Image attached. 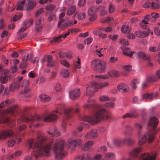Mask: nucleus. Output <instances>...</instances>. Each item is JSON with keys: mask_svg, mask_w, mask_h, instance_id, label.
<instances>
[{"mask_svg": "<svg viewBox=\"0 0 160 160\" xmlns=\"http://www.w3.org/2000/svg\"><path fill=\"white\" fill-rule=\"evenodd\" d=\"M91 65L94 70L100 72H104L106 69V63L101 59H95L91 62Z\"/></svg>", "mask_w": 160, "mask_h": 160, "instance_id": "nucleus-4", "label": "nucleus"}, {"mask_svg": "<svg viewBox=\"0 0 160 160\" xmlns=\"http://www.w3.org/2000/svg\"><path fill=\"white\" fill-rule=\"evenodd\" d=\"M97 150L98 152H104L107 151V148L106 146H102L98 148Z\"/></svg>", "mask_w": 160, "mask_h": 160, "instance_id": "nucleus-48", "label": "nucleus"}, {"mask_svg": "<svg viewBox=\"0 0 160 160\" xmlns=\"http://www.w3.org/2000/svg\"><path fill=\"white\" fill-rule=\"evenodd\" d=\"M83 121L88 122L89 123L91 124V121L92 120V117H89L88 116H85L82 118Z\"/></svg>", "mask_w": 160, "mask_h": 160, "instance_id": "nucleus-50", "label": "nucleus"}, {"mask_svg": "<svg viewBox=\"0 0 160 160\" xmlns=\"http://www.w3.org/2000/svg\"><path fill=\"white\" fill-rule=\"evenodd\" d=\"M93 39L91 38H88L85 39L84 42L85 44L88 45L92 41Z\"/></svg>", "mask_w": 160, "mask_h": 160, "instance_id": "nucleus-56", "label": "nucleus"}, {"mask_svg": "<svg viewBox=\"0 0 160 160\" xmlns=\"http://www.w3.org/2000/svg\"><path fill=\"white\" fill-rule=\"evenodd\" d=\"M156 80V78L154 76L150 75L147 76L146 81L148 82H154Z\"/></svg>", "mask_w": 160, "mask_h": 160, "instance_id": "nucleus-37", "label": "nucleus"}, {"mask_svg": "<svg viewBox=\"0 0 160 160\" xmlns=\"http://www.w3.org/2000/svg\"><path fill=\"white\" fill-rule=\"evenodd\" d=\"M80 92L79 89L71 90L69 93V96L71 99L74 100L77 98L80 95Z\"/></svg>", "mask_w": 160, "mask_h": 160, "instance_id": "nucleus-10", "label": "nucleus"}, {"mask_svg": "<svg viewBox=\"0 0 160 160\" xmlns=\"http://www.w3.org/2000/svg\"><path fill=\"white\" fill-rule=\"evenodd\" d=\"M28 3L25 9L27 11H29L32 9L36 6V2L33 0H27Z\"/></svg>", "mask_w": 160, "mask_h": 160, "instance_id": "nucleus-13", "label": "nucleus"}, {"mask_svg": "<svg viewBox=\"0 0 160 160\" xmlns=\"http://www.w3.org/2000/svg\"><path fill=\"white\" fill-rule=\"evenodd\" d=\"M62 64L65 67H69L70 65L68 62L65 60H63L61 61Z\"/></svg>", "mask_w": 160, "mask_h": 160, "instance_id": "nucleus-57", "label": "nucleus"}, {"mask_svg": "<svg viewBox=\"0 0 160 160\" xmlns=\"http://www.w3.org/2000/svg\"><path fill=\"white\" fill-rule=\"evenodd\" d=\"M152 2H146L145 3L143 6L144 8H151Z\"/></svg>", "mask_w": 160, "mask_h": 160, "instance_id": "nucleus-64", "label": "nucleus"}, {"mask_svg": "<svg viewBox=\"0 0 160 160\" xmlns=\"http://www.w3.org/2000/svg\"><path fill=\"white\" fill-rule=\"evenodd\" d=\"M141 158L143 160H150L149 155L148 153H143L141 155Z\"/></svg>", "mask_w": 160, "mask_h": 160, "instance_id": "nucleus-51", "label": "nucleus"}, {"mask_svg": "<svg viewBox=\"0 0 160 160\" xmlns=\"http://www.w3.org/2000/svg\"><path fill=\"white\" fill-rule=\"evenodd\" d=\"M67 23H65V20L64 19H62L59 22L58 27H60L61 30H64L68 27H69Z\"/></svg>", "mask_w": 160, "mask_h": 160, "instance_id": "nucleus-21", "label": "nucleus"}, {"mask_svg": "<svg viewBox=\"0 0 160 160\" xmlns=\"http://www.w3.org/2000/svg\"><path fill=\"white\" fill-rule=\"evenodd\" d=\"M76 11L75 6H72L68 10L67 14L68 15H71L74 13Z\"/></svg>", "mask_w": 160, "mask_h": 160, "instance_id": "nucleus-33", "label": "nucleus"}, {"mask_svg": "<svg viewBox=\"0 0 160 160\" xmlns=\"http://www.w3.org/2000/svg\"><path fill=\"white\" fill-rule=\"evenodd\" d=\"M50 58L49 55L45 56L43 60L42 61V63H46L47 66L49 68L50 67Z\"/></svg>", "mask_w": 160, "mask_h": 160, "instance_id": "nucleus-29", "label": "nucleus"}, {"mask_svg": "<svg viewBox=\"0 0 160 160\" xmlns=\"http://www.w3.org/2000/svg\"><path fill=\"white\" fill-rule=\"evenodd\" d=\"M8 78L7 76H0V82L1 83L4 84L7 82Z\"/></svg>", "mask_w": 160, "mask_h": 160, "instance_id": "nucleus-44", "label": "nucleus"}, {"mask_svg": "<svg viewBox=\"0 0 160 160\" xmlns=\"http://www.w3.org/2000/svg\"><path fill=\"white\" fill-rule=\"evenodd\" d=\"M121 48L122 50L123 53L126 56L129 57H132L133 54H135L138 57L144 60H148L150 61L149 57L147 56L146 54L142 52H139L137 53L134 52H130V49L127 47H124L123 46H121Z\"/></svg>", "mask_w": 160, "mask_h": 160, "instance_id": "nucleus-5", "label": "nucleus"}, {"mask_svg": "<svg viewBox=\"0 0 160 160\" xmlns=\"http://www.w3.org/2000/svg\"><path fill=\"white\" fill-rule=\"evenodd\" d=\"M86 16V13L84 12H79L77 15V18L79 20H82Z\"/></svg>", "mask_w": 160, "mask_h": 160, "instance_id": "nucleus-36", "label": "nucleus"}, {"mask_svg": "<svg viewBox=\"0 0 160 160\" xmlns=\"http://www.w3.org/2000/svg\"><path fill=\"white\" fill-rule=\"evenodd\" d=\"M108 10L110 13L114 12L115 10V6L112 4H110L108 8Z\"/></svg>", "mask_w": 160, "mask_h": 160, "instance_id": "nucleus-52", "label": "nucleus"}, {"mask_svg": "<svg viewBox=\"0 0 160 160\" xmlns=\"http://www.w3.org/2000/svg\"><path fill=\"white\" fill-rule=\"evenodd\" d=\"M154 96H155V95L153 93L151 94H146L142 96V98L143 99H151L153 98H154Z\"/></svg>", "mask_w": 160, "mask_h": 160, "instance_id": "nucleus-41", "label": "nucleus"}, {"mask_svg": "<svg viewBox=\"0 0 160 160\" xmlns=\"http://www.w3.org/2000/svg\"><path fill=\"white\" fill-rule=\"evenodd\" d=\"M106 110L101 108L97 111L92 116L91 124H95L100 122L102 120H106L109 118L108 115L106 114Z\"/></svg>", "mask_w": 160, "mask_h": 160, "instance_id": "nucleus-2", "label": "nucleus"}, {"mask_svg": "<svg viewBox=\"0 0 160 160\" xmlns=\"http://www.w3.org/2000/svg\"><path fill=\"white\" fill-rule=\"evenodd\" d=\"M98 11L100 12V14L102 16L105 15L106 14V12L105 10V8L104 6H99L98 7Z\"/></svg>", "mask_w": 160, "mask_h": 160, "instance_id": "nucleus-38", "label": "nucleus"}, {"mask_svg": "<svg viewBox=\"0 0 160 160\" xmlns=\"http://www.w3.org/2000/svg\"><path fill=\"white\" fill-rule=\"evenodd\" d=\"M122 142L128 146H131L134 145L135 141L130 138H126L122 140Z\"/></svg>", "mask_w": 160, "mask_h": 160, "instance_id": "nucleus-19", "label": "nucleus"}, {"mask_svg": "<svg viewBox=\"0 0 160 160\" xmlns=\"http://www.w3.org/2000/svg\"><path fill=\"white\" fill-rule=\"evenodd\" d=\"M118 89L121 92H127L129 90V88L126 84H120L117 87Z\"/></svg>", "mask_w": 160, "mask_h": 160, "instance_id": "nucleus-17", "label": "nucleus"}, {"mask_svg": "<svg viewBox=\"0 0 160 160\" xmlns=\"http://www.w3.org/2000/svg\"><path fill=\"white\" fill-rule=\"evenodd\" d=\"M85 4V0H79L78 5L79 7H83Z\"/></svg>", "mask_w": 160, "mask_h": 160, "instance_id": "nucleus-63", "label": "nucleus"}, {"mask_svg": "<svg viewBox=\"0 0 160 160\" xmlns=\"http://www.w3.org/2000/svg\"><path fill=\"white\" fill-rule=\"evenodd\" d=\"M142 150L141 147H138L133 149L129 152L130 155L134 157H138Z\"/></svg>", "mask_w": 160, "mask_h": 160, "instance_id": "nucleus-14", "label": "nucleus"}, {"mask_svg": "<svg viewBox=\"0 0 160 160\" xmlns=\"http://www.w3.org/2000/svg\"><path fill=\"white\" fill-rule=\"evenodd\" d=\"M82 142V140L81 139L75 140L71 142H70L68 145L70 147L71 146H72L74 147H75L76 145L80 144Z\"/></svg>", "mask_w": 160, "mask_h": 160, "instance_id": "nucleus-25", "label": "nucleus"}, {"mask_svg": "<svg viewBox=\"0 0 160 160\" xmlns=\"http://www.w3.org/2000/svg\"><path fill=\"white\" fill-rule=\"evenodd\" d=\"M93 85H95V88H96L99 89L107 87L108 85L109 84L107 82L97 83L95 82H93Z\"/></svg>", "mask_w": 160, "mask_h": 160, "instance_id": "nucleus-18", "label": "nucleus"}, {"mask_svg": "<svg viewBox=\"0 0 160 160\" xmlns=\"http://www.w3.org/2000/svg\"><path fill=\"white\" fill-rule=\"evenodd\" d=\"M131 28L128 26L125 25L122 26L121 28L122 32L124 33H128L130 32Z\"/></svg>", "mask_w": 160, "mask_h": 160, "instance_id": "nucleus-31", "label": "nucleus"}, {"mask_svg": "<svg viewBox=\"0 0 160 160\" xmlns=\"http://www.w3.org/2000/svg\"><path fill=\"white\" fill-rule=\"evenodd\" d=\"M114 140L115 146L116 147L119 146L122 143H123L122 142V140L121 141L118 139H114Z\"/></svg>", "mask_w": 160, "mask_h": 160, "instance_id": "nucleus-55", "label": "nucleus"}, {"mask_svg": "<svg viewBox=\"0 0 160 160\" xmlns=\"http://www.w3.org/2000/svg\"><path fill=\"white\" fill-rule=\"evenodd\" d=\"M155 34L158 36H160V29L158 27H156L154 29Z\"/></svg>", "mask_w": 160, "mask_h": 160, "instance_id": "nucleus-61", "label": "nucleus"}, {"mask_svg": "<svg viewBox=\"0 0 160 160\" xmlns=\"http://www.w3.org/2000/svg\"><path fill=\"white\" fill-rule=\"evenodd\" d=\"M99 100L101 102H105L109 100V98L107 96L103 95L99 97Z\"/></svg>", "mask_w": 160, "mask_h": 160, "instance_id": "nucleus-54", "label": "nucleus"}, {"mask_svg": "<svg viewBox=\"0 0 160 160\" xmlns=\"http://www.w3.org/2000/svg\"><path fill=\"white\" fill-rule=\"evenodd\" d=\"M115 157L114 153L111 152L107 153L105 155L104 158L106 160H111L115 158Z\"/></svg>", "mask_w": 160, "mask_h": 160, "instance_id": "nucleus-30", "label": "nucleus"}, {"mask_svg": "<svg viewBox=\"0 0 160 160\" xmlns=\"http://www.w3.org/2000/svg\"><path fill=\"white\" fill-rule=\"evenodd\" d=\"M134 126L135 128L138 130V134L140 135L141 133V130L142 128V125L139 123H136L134 124Z\"/></svg>", "mask_w": 160, "mask_h": 160, "instance_id": "nucleus-45", "label": "nucleus"}, {"mask_svg": "<svg viewBox=\"0 0 160 160\" xmlns=\"http://www.w3.org/2000/svg\"><path fill=\"white\" fill-rule=\"evenodd\" d=\"M29 82L28 80H23L22 87L23 88H26L29 86Z\"/></svg>", "mask_w": 160, "mask_h": 160, "instance_id": "nucleus-53", "label": "nucleus"}, {"mask_svg": "<svg viewBox=\"0 0 160 160\" xmlns=\"http://www.w3.org/2000/svg\"><path fill=\"white\" fill-rule=\"evenodd\" d=\"M61 75L64 78H68L70 76V73L68 70L63 69L61 72Z\"/></svg>", "mask_w": 160, "mask_h": 160, "instance_id": "nucleus-42", "label": "nucleus"}, {"mask_svg": "<svg viewBox=\"0 0 160 160\" xmlns=\"http://www.w3.org/2000/svg\"><path fill=\"white\" fill-rule=\"evenodd\" d=\"M148 50L151 52H158L160 51V47L159 46L151 47L149 48Z\"/></svg>", "mask_w": 160, "mask_h": 160, "instance_id": "nucleus-35", "label": "nucleus"}, {"mask_svg": "<svg viewBox=\"0 0 160 160\" xmlns=\"http://www.w3.org/2000/svg\"><path fill=\"white\" fill-rule=\"evenodd\" d=\"M150 33V30H148V32H146L140 31H137L135 32L136 36L141 38H144L148 36Z\"/></svg>", "mask_w": 160, "mask_h": 160, "instance_id": "nucleus-15", "label": "nucleus"}, {"mask_svg": "<svg viewBox=\"0 0 160 160\" xmlns=\"http://www.w3.org/2000/svg\"><path fill=\"white\" fill-rule=\"evenodd\" d=\"M44 11L43 8H41L38 9L36 12V16H38L41 14Z\"/></svg>", "mask_w": 160, "mask_h": 160, "instance_id": "nucleus-60", "label": "nucleus"}, {"mask_svg": "<svg viewBox=\"0 0 160 160\" xmlns=\"http://www.w3.org/2000/svg\"><path fill=\"white\" fill-rule=\"evenodd\" d=\"M51 134L53 136L57 137L60 135L61 133L60 132L56 129V128H54V130H52Z\"/></svg>", "mask_w": 160, "mask_h": 160, "instance_id": "nucleus-39", "label": "nucleus"}, {"mask_svg": "<svg viewBox=\"0 0 160 160\" xmlns=\"http://www.w3.org/2000/svg\"><path fill=\"white\" fill-rule=\"evenodd\" d=\"M98 11V7L96 6H92L89 8L88 11V14L89 17V20L93 21L97 18V12Z\"/></svg>", "mask_w": 160, "mask_h": 160, "instance_id": "nucleus-8", "label": "nucleus"}, {"mask_svg": "<svg viewBox=\"0 0 160 160\" xmlns=\"http://www.w3.org/2000/svg\"><path fill=\"white\" fill-rule=\"evenodd\" d=\"M19 87V84L18 82L17 83H14L9 86V89L10 91H13L18 89Z\"/></svg>", "mask_w": 160, "mask_h": 160, "instance_id": "nucleus-27", "label": "nucleus"}, {"mask_svg": "<svg viewBox=\"0 0 160 160\" xmlns=\"http://www.w3.org/2000/svg\"><path fill=\"white\" fill-rule=\"evenodd\" d=\"M94 144V142L93 141L89 140L86 143L82 146V149L84 151L88 150L89 147L93 145Z\"/></svg>", "mask_w": 160, "mask_h": 160, "instance_id": "nucleus-20", "label": "nucleus"}, {"mask_svg": "<svg viewBox=\"0 0 160 160\" xmlns=\"http://www.w3.org/2000/svg\"><path fill=\"white\" fill-rule=\"evenodd\" d=\"M107 145L110 148H112L115 146L114 139L112 141L108 142Z\"/></svg>", "mask_w": 160, "mask_h": 160, "instance_id": "nucleus-58", "label": "nucleus"}, {"mask_svg": "<svg viewBox=\"0 0 160 160\" xmlns=\"http://www.w3.org/2000/svg\"><path fill=\"white\" fill-rule=\"evenodd\" d=\"M25 2V0H23L21 2H18L17 5V9L20 10H23Z\"/></svg>", "mask_w": 160, "mask_h": 160, "instance_id": "nucleus-28", "label": "nucleus"}, {"mask_svg": "<svg viewBox=\"0 0 160 160\" xmlns=\"http://www.w3.org/2000/svg\"><path fill=\"white\" fill-rule=\"evenodd\" d=\"M40 100L42 102L48 101L50 99L49 97L45 95H41L39 96Z\"/></svg>", "mask_w": 160, "mask_h": 160, "instance_id": "nucleus-32", "label": "nucleus"}, {"mask_svg": "<svg viewBox=\"0 0 160 160\" xmlns=\"http://www.w3.org/2000/svg\"><path fill=\"white\" fill-rule=\"evenodd\" d=\"M14 100L13 99H8L6 100L5 101L2 102L0 104V108H3L8 105L10 103H13L14 102Z\"/></svg>", "mask_w": 160, "mask_h": 160, "instance_id": "nucleus-26", "label": "nucleus"}, {"mask_svg": "<svg viewBox=\"0 0 160 160\" xmlns=\"http://www.w3.org/2000/svg\"><path fill=\"white\" fill-rule=\"evenodd\" d=\"M62 36H59L53 38V40L51 42H58L63 40L62 39Z\"/></svg>", "mask_w": 160, "mask_h": 160, "instance_id": "nucleus-47", "label": "nucleus"}, {"mask_svg": "<svg viewBox=\"0 0 160 160\" xmlns=\"http://www.w3.org/2000/svg\"><path fill=\"white\" fill-rule=\"evenodd\" d=\"M41 19L37 20L35 22V28L36 32H39L42 29V26L41 25Z\"/></svg>", "mask_w": 160, "mask_h": 160, "instance_id": "nucleus-23", "label": "nucleus"}, {"mask_svg": "<svg viewBox=\"0 0 160 160\" xmlns=\"http://www.w3.org/2000/svg\"><path fill=\"white\" fill-rule=\"evenodd\" d=\"M58 117L57 115L53 113H51V121L57 119Z\"/></svg>", "mask_w": 160, "mask_h": 160, "instance_id": "nucleus-59", "label": "nucleus"}, {"mask_svg": "<svg viewBox=\"0 0 160 160\" xmlns=\"http://www.w3.org/2000/svg\"><path fill=\"white\" fill-rule=\"evenodd\" d=\"M46 140V137L40 136L38 137L35 141L32 139L29 140L28 143L30 148H34L41 146Z\"/></svg>", "mask_w": 160, "mask_h": 160, "instance_id": "nucleus-7", "label": "nucleus"}, {"mask_svg": "<svg viewBox=\"0 0 160 160\" xmlns=\"http://www.w3.org/2000/svg\"><path fill=\"white\" fill-rule=\"evenodd\" d=\"M98 134L96 129H92L90 132H87L85 137L87 138L94 139L97 138Z\"/></svg>", "mask_w": 160, "mask_h": 160, "instance_id": "nucleus-9", "label": "nucleus"}, {"mask_svg": "<svg viewBox=\"0 0 160 160\" xmlns=\"http://www.w3.org/2000/svg\"><path fill=\"white\" fill-rule=\"evenodd\" d=\"M115 106V104L113 102H107L105 103L104 104L105 107L109 108H114Z\"/></svg>", "mask_w": 160, "mask_h": 160, "instance_id": "nucleus-46", "label": "nucleus"}, {"mask_svg": "<svg viewBox=\"0 0 160 160\" xmlns=\"http://www.w3.org/2000/svg\"><path fill=\"white\" fill-rule=\"evenodd\" d=\"M33 21V20L32 19H30L28 20H27L24 22V25L28 28L32 24Z\"/></svg>", "mask_w": 160, "mask_h": 160, "instance_id": "nucleus-49", "label": "nucleus"}, {"mask_svg": "<svg viewBox=\"0 0 160 160\" xmlns=\"http://www.w3.org/2000/svg\"><path fill=\"white\" fill-rule=\"evenodd\" d=\"M13 134V132L11 130L7 131H0V139H3L8 137H10Z\"/></svg>", "mask_w": 160, "mask_h": 160, "instance_id": "nucleus-11", "label": "nucleus"}, {"mask_svg": "<svg viewBox=\"0 0 160 160\" xmlns=\"http://www.w3.org/2000/svg\"><path fill=\"white\" fill-rule=\"evenodd\" d=\"M138 114L136 112L127 113L122 116V118L125 119L127 118H132L137 117Z\"/></svg>", "mask_w": 160, "mask_h": 160, "instance_id": "nucleus-22", "label": "nucleus"}, {"mask_svg": "<svg viewBox=\"0 0 160 160\" xmlns=\"http://www.w3.org/2000/svg\"><path fill=\"white\" fill-rule=\"evenodd\" d=\"M160 7V5L158 3V1H157L156 2H152L151 8L154 9H157Z\"/></svg>", "mask_w": 160, "mask_h": 160, "instance_id": "nucleus-40", "label": "nucleus"}, {"mask_svg": "<svg viewBox=\"0 0 160 160\" xmlns=\"http://www.w3.org/2000/svg\"><path fill=\"white\" fill-rule=\"evenodd\" d=\"M15 143V142L12 140H9L8 142V145L9 147H12Z\"/></svg>", "mask_w": 160, "mask_h": 160, "instance_id": "nucleus-62", "label": "nucleus"}, {"mask_svg": "<svg viewBox=\"0 0 160 160\" xmlns=\"http://www.w3.org/2000/svg\"><path fill=\"white\" fill-rule=\"evenodd\" d=\"M158 120L156 118L154 117L150 118L148 121V124L149 126H152L153 130L150 132H147L145 135L142 136H140L138 142L139 145L141 146L145 143L147 140V137L146 136V135L148 137V141L149 142H151L153 140L155 134L159 130V128H155L158 125ZM139 135H140V134Z\"/></svg>", "mask_w": 160, "mask_h": 160, "instance_id": "nucleus-1", "label": "nucleus"}, {"mask_svg": "<svg viewBox=\"0 0 160 160\" xmlns=\"http://www.w3.org/2000/svg\"><path fill=\"white\" fill-rule=\"evenodd\" d=\"M139 83V81L138 79L133 80L131 83V86L134 89H136Z\"/></svg>", "mask_w": 160, "mask_h": 160, "instance_id": "nucleus-34", "label": "nucleus"}, {"mask_svg": "<svg viewBox=\"0 0 160 160\" xmlns=\"http://www.w3.org/2000/svg\"><path fill=\"white\" fill-rule=\"evenodd\" d=\"M151 15L152 17L151 20L152 22L155 21V19L158 18L159 17L158 13L157 12H153L151 13Z\"/></svg>", "mask_w": 160, "mask_h": 160, "instance_id": "nucleus-43", "label": "nucleus"}, {"mask_svg": "<svg viewBox=\"0 0 160 160\" xmlns=\"http://www.w3.org/2000/svg\"><path fill=\"white\" fill-rule=\"evenodd\" d=\"M65 143L63 140H60L55 145L54 151L56 154V160H61L67 154L66 152L63 151Z\"/></svg>", "mask_w": 160, "mask_h": 160, "instance_id": "nucleus-3", "label": "nucleus"}, {"mask_svg": "<svg viewBox=\"0 0 160 160\" xmlns=\"http://www.w3.org/2000/svg\"><path fill=\"white\" fill-rule=\"evenodd\" d=\"M50 152V143L48 142L45 144L40 148L37 150L35 157L36 158L42 155L47 156L49 154Z\"/></svg>", "mask_w": 160, "mask_h": 160, "instance_id": "nucleus-6", "label": "nucleus"}, {"mask_svg": "<svg viewBox=\"0 0 160 160\" xmlns=\"http://www.w3.org/2000/svg\"><path fill=\"white\" fill-rule=\"evenodd\" d=\"M93 84L92 82L91 84V86L87 88L86 90V94L87 95H92L93 93L95 90V85Z\"/></svg>", "mask_w": 160, "mask_h": 160, "instance_id": "nucleus-16", "label": "nucleus"}, {"mask_svg": "<svg viewBox=\"0 0 160 160\" xmlns=\"http://www.w3.org/2000/svg\"><path fill=\"white\" fill-rule=\"evenodd\" d=\"M17 107V105H15L12 107H10L7 108L4 110L2 114L3 115H7L9 113H11L12 115H15L17 110L15 108Z\"/></svg>", "mask_w": 160, "mask_h": 160, "instance_id": "nucleus-12", "label": "nucleus"}, {"mask_svg": "<svg viewBox=\"0 0 160 160\" xmlns=\"http://www.w3.org/2000/svg\"><path fill=\"white\" fill-rule=\"evenodd\" d=\"M42 118L39 115H35L34 116H32L30 118H26V121L30 122L35 121L36 120H40Z\"/></svg>", "mask_w": 160, "mask_h": 160, "instance_id": "nucleus-24", "label": "nucleus"}]
</instances>
